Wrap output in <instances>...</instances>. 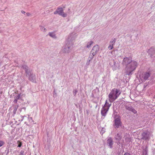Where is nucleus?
I'll return each mask as SVG.
<instances>
[{
  "instance_id": "nucleus-1",
  "label": "nucleus",
  "mask_w": 155,
  "mask_h": 155,
  "mask_svg": "<svg viewBox=\"0 0 155 155\" xmlns=\"http://www.w3.org/2000/svg\"><path fill=\"white\" fill-rule=\"evenodd\" d=\"M122 64L126 66V74L128 75L132 74V72L136 69L137 65V62L135 61H132V58L130 57L124 58Z\"/></svg>"
},
{
  "instance_id": "nucleus-2",
  "label": "nucleus",
  "mask_w": 155,
  "mask_h": 155,
  "mask_svg": "<svg viewBox=\"0 0 155 155\" xmlns=\"http://www.w3.org/2000/svg\"><path fill=\"white\" fill-rule=\"evenodd\" d=\"M76 37V36L73 33L69 35L67 40L66 44L62 49V51L63 53H66L70 52L71 48L73 45V41Z\"/></svg>"
},
{
  "instance_id": "nucleus-3",
  "label": "nucleus",
  "mask_w": 155,
  "mask_h": 155,
  "mask_svg": "<svg viewBox=\"0 0 155 155\" xmlns=\"http://www.w3.org/2000/svg\"><path fill=\"white\" fill-rule=\"evenodd\" d=\"M121 93L119 89L114 88L111 91L108 95L109 101L110 103L116 100Z\"/></svg>"
},
{
  "instance_id": "nucleus-4",
  "label": "nucleus",
  "mask_w": 155,
  "mask_h": 155,
  "mask_svg": "<svg viewBox=\"0 0 155 155\" xmlns=\"http://www.w3.org/2000/svg\"><path fill=\"white\" fill-rule=\"evenodd\" d=\"M54 13L55 15L58 14L64 17H66L67 16V14L64 13L63 8H58Z\"/></svg>"
},
{
  "instance_id": "nucleus-5",
  "label": "nucleus",
  "mask_w": 155,
  "mask_h": 155,
  "mask_svg": "<svg viewBox=\"0 0 155 155\" xmlns=\"http://www.w3.org/2000/svg\"><path fill=\"white\" fill-rule=\"evenodd\" d=\"M150 134L148 132H144L141 134V138L144 140H148L150 139Z\"/></svg>"
},
{
  "instance_id": "nucleus-6",
  "label": "nucleus",
  "mask_w": 155,
  "mask_h": 155,
  "mask_svg": "<svg viewBox=\"0 0 155 155\" xmlns=\"http://www.w3.org/2000/svg\"><path fill=\"white\" fill-rule=\"evenodd\" d=\"M22 67L25 70L26 76L27 77H28L33 73L31 69L26 65L24 64L23 65Z\"/></svg>"
},
{
  "instance_id": "nucleus-7",
  "label": "nucleus",
  "mask_w": 155,
  "mask_h": 155,
  "mask_svg": "<svg viewBox=\"0 0 155 155\" xmlns=\"http://www.w3.org/2000/svg\"><path fill=\"white\" fill-rule=\"evenodd\" d=\"M150 75V74L149 73L146 72L143 74L141 76H140V79L142 81H144L147 80L149 77Z\"/></svg>"
},
{
  "instance_id": "nucleus-8",
  "label": "nucleus",
  "mask_w": 155,
  "mask_h": 155,
  "mask_svg": "<svg viewBox=\"0 0 155 155\" xmlns=\"http://www.w3.org/2000/svg\"><path fill=\"white\" fill-rule=\"evenodd\" d=\"M99 50V47L98 45H96L94 46L92 48L91 52V53L94 54H97V52Z\"/></svg>"
},
{
  "instance_id": "nucleus-9",
  "label": "nucleus",
  "mask_w": 155,
  "mask_h": 155,
  "mask_svg": "<svg viewBox=\"0 0 155 155\" xmlns=\"http://www.w3.org/2000/svg\"><path fill=\"white\" fill-rule=\"evenodd\" d=\"M115 126V128H118L121 125V122L119 118H117L114 120Z\"/></svg>"
},
{
  "instance_id": "nucleus-10",
  "label": "nucleus",
  "mask_w": 155,
  "mask_h": 155,
  "mask_svg": "<svg viewBox=\"0 0 155 155\" xmlns=\"http://www.w3.org/2000/svg\"><path fill=\"white\" fill-rule=\"evenodd\" d=\"M107 142L109 147L111 148L112 147V146L114 144L113 140L111 138H109L107 140Z\"/></svg>"
},
{
  "instance_id": "nucleus-11",
  "label": "nucleus",
  "mask_w": 155,
  "mask_h": 155,
  "mask_svg": "<svg viewBox=\"0 0 155 155\" xmlns=\"http://www.w3.org/2000/svg\"><path fill=\"white\" fill-rule=\"evenodd\" d=\"M108 110L107 109L104 108V107H102L101 111V114L102 116L104 117L106 116Z\"/></svg>"
},
{
  "instance_id": "nucleus-12",
  "label": "nucleus",
  "mask_w": 155,
  "mask_h": 155,
  "mask_svg": "<svg viewBox=\"0 0 155 155\" xmlns=\"http://www.w3.org/2000/svg\"><path fill=\"white\" fill-rule=\"evenodd\" d=\"M29 80L32 82H36V77L33 73L28 77Z\"/></svg>"
},
{
  "instance_id": "nucleus-13",
  "label": "nucleus",
  "mask_w": 155,
  "mask_h": 155,
  "mask_svg": "<svg viewBox=\"0 0 155 155\" xmlns=\"http://www.w3.org/2000/svg\"><path fill=\"white\" fill-rule=\"evenodd\" d=\"M111 105V104H109L107 102V100H106L104 105L103 106V107H104L107 109H109V108Z\"/></svg>"
},
{
  "instance_id": "nucleus-14",
  "label": "nucleus",
  "mask_w": 155,
  "mask_h": 155,
  "mask_svg": "<svg viewBox=\"0 0 155 155\" xmlns=\"http://www.w3.org/2000/svg\"><path fill=\"white\" fill-rule=\"evenodd\" d=\"M115 138L117 142H119L121 139V137L119 134L118 133L115 137Z\"/></svg>"
},
{
  "instance_id": "nucleus-15",
  "label": "nucleus",
  "mask_w": 155,
  "mask_h": 155,
  "mask_svg": "<svg viewBox=\"0 0 155 155\" xmlns=\"http://www.w3.org/2000/svg\"><path fill=\"white\" fill-rule=\"evenodd\" d=\"M116 39L115 38H112L110 42V44L111 45H113L116 42Z\"/></svg>"
},
{
  "instance_id": "nucleus-16",
  "label": "nucleus",
  "mask_w": 155,
  "mask_h": 155,
  "mask_svg": "<svg viewBox=\"0 0 155 155\" xmlns=\"http://www.w3.org/2000/svg\"><path fill=\"white\" fill-rule=\"evenodd\" d=\"M48 35L51 37L54 38H56V35L53 32H49L48 34Z\"/></svg>"
},
{
  "instance_id": "nucleus-17",
  "label": "nucleus",
  "mask_w": 155,
  "mask_h": 155,
  "mask_svg": "<svg viewBox=\"0 0 155 155\" xmlns=\"http://www.w3.org/2000/svg\"><path fill=\"white\" fill-rule=\"evenodd\" d=\"M20 97V94H18L15 97V99L14 101L15 103H17L18 100L19 99Z\"/></svg>"
},
{
  "instance_id": "nucleus-18",
  "label": "nucleus",
  "mask_w": 155,
  "mask_h": 155,
  "mask_svg": "<svg viewBox=\"0 0 155 155\" xmlns=\"http://www.w3.org/2000/svg\"><path fill=\"white\" fill-rule=\"evenodd\" d=\"M95 55H96V54H94L93 53H91V52H90L88 59L91 60L93 59V58L94 57V56Z\"/></svg>"
},
{
  "instance_id": "nucleus-19",
  "label": "nucleus",
  "mask_w": 155,
  "mask_h": 155,
  "mask_svg": "<svg viewBox=\"0 0 155 155\" xmlns=\"http://www.w3.org/2000/svg\"><path fill=\"white\" fill-rule=\"evenodd\" d=\"M93 41H92L88 42L87 45V47L88 48H90L91 45L93 44Z\"/></svg>"
},
{
  "instance_id": "nucleus-20",
  "label": "nucleus",
  "mask_w": 155,
  "mask_h": 155,
  "mask_svg": "<svg viewBox=\"0 0 155 155\" xmlns=\"http://www.w3.org/2000/svg\"><path fill=\"white\" fill-rule=\"evenodd\" d=\"M18 105H17V106H16L15 107H14V109L13 110V113L14 114H16V112L18 108Z\"/></svg>"
},
{
  "instance_id": "nucleus-21",
  "label": "nucleus",
  "mask_w": 155,
  "mask_h": 155,
  "mask_svg": "<svg viewBox=\"0 0 155 155\" xmlns=\"http://www.w3.org/2000/svg\"><path fill=\"white\" fill-rule=\"evenodd\" d=\"M147 148L146 147L143 152V155H147Z\"/></svg>"
},
{
  "instance_id": "nucleus-22",
  "label": "nucleus",
  "mask_w": 155,
  "mask_h": 155,
  "mask_svg": "<svg viewBox=\"0 0 155 155\" xmlns=\"http://www.w3.org/2000/svg\"><path fill=\"white\" fill-rule=\"evenodd\" d=\"M40 30L42 31L43 32H45L46 31V29L44 27L42 26H40Z\"/></svg>"
},
{
  "instance_id": "nucleus-23",
  "label": "nucleus",
  "mask_w": 155,
  "mask_h": 155,
  "mask_svg": "<svg viewBox=\"0 0 155 155\" xmlns=\"http://www.w3.org/2000/svg\"><path fill=\"white\" fill-rule=\"evenodd\" d=\"M130 111L133 112L134 114H136L137 113V111L134 108H132Z\"/></svg>"
},
{
  "instance_id": "nucleus-24",
  "label": "nucleus",
  "mask_w": 155,
  "mask_h": 155,
  "mask_svg": "<svg viewBox=\"0 0 155 155\" xmlns=\"http://www.w3.org/2000/svg\"><path fill=\"white\" fill-rule=\"evenodd\" d=\"M100 129H101V133L103 134L105 132V129L103 127L100 128Z\"/></svg>"
},
{
  "instance_id": "nucleus-25",
  "label": "nucleus",
  "mask_w": 155,
  "mask_h": 155,
  "mask_svg": "<svg viewBox=\"0 0 155 155\" xmlns=\"http://www.w3.org/2000/svg\"><path fill=\"white\" fill-rule=\"evenodd\" d=\"M113 63H114V65L116 67L115 68V69H116L118 67V66H117V64L116 63V62L114 60H113Z\"/></svg>"
},
{
  "instance_id": "nucleus-26",
  "label": "nucleus",
  "mask_w": 155,
  "mask_h": 155,
  "mask_svg": "<svg viewBox=\"0 0 155 155\" xmlns=\"http://www.w3.org/2000/svg\"><path fill=\"white\" fill-rule=\"evenodd\" d=\"M132 107L131 106H130V107L127 106H126V109L127 110H128L129 111H130Z\"/></svg>"
},
{
  "instance_id": "nucleus-27",
  "label": "nucleus",
  "mask_w": 155,
  "mask_h": 155,
  "mask_svg": "<svg viewBox=\"0 0 155 155\" xmlns=\"http://www.w3.org/2000/svg\"><path fill=\"white\" fill-rule=\"evenodd\" d=\"M91 60H90V59H88L87 61V63H86V65L87 66H88V65H89V64H90V62H91Z\"/></svg>"
},
{
  "instance_id": "nucleus-28",
  "label": "nucleus",
  "mask_w": 155,
  "mask_h": 155,
  "mask_svg": "<svg viewBox=\"0 0 155 155\" xmlns=\"http://www.w3.org/2000/svg\"><path fill=\"white\" fill-rule=\"evenodd\" d=\"M5 143L2 141H0V147L2 146Z\"/></svg>"
},
{
  "instance_id": "nucleus-29",
  "label": "nucleus",
  "mask_w": 155,
  "mask_h": 155,
  "mask_svg": "<svg viewBox=\"0 0 155 155\" xmlns=\"http://www.w3.org/2000/svg\"><path fill=\"white\" fill-rule=\"evenodd\" d=\"M113 48V45H111L110 44L108 46V48L110 50L112 49Z\"/></svg>"
},
{
  "instance_id": "nucleus-30",
  "label": "nucleus",
  "mask_w": 155,
  "mask_h": 155,
  "mask_svg": "<svg viewBox=\"0 0 155 155\" xmlns=\"http://www.w3.org/2000/svg\"><path fill=\"white\" fill-rule=\"evenodd\" d=\"M77 93V91L76 90H74L73 91V93L74 96Z\"/></svg>"
},
{
  "instance_id": "nucleus-31",
  "label": "nucleus",
  "mask_w": 155,
  "mask_h": 155,
  "mask_svg": "<svg viewBox=\"0 0 155 155\" xmlns=\"http://www.w3.org/2000/svg\"><path fill=\"white\" fill-rule=\"evenodd\" d=\"M153 50V48H151L149 50V51H148V52H149V53L150 54V52L152 51Z\"/></svg>"
},
{
  "instance_id": "nucleus-32",
  "label": "nucleus",
  "mask_w": 155,
  "mask_h": 155,
  "mask_svg": "<svg viewBox=\"0 0 155 155\" xmlns=\"http://www.w3.org/2000/svg\"><path fill=\"white\" fill-rule=\"evenodd\" d=\"M124 155H131L130 154V153H126L124 154Z\"/></svg>"
},
{
  "instance_id": "nucleus-33",
  "label": "nucleus",
  "mask_w": 155,
  "mask_h": 155,
  "mask_svg": "<svg viewBox=\"0 0 155 155\" xmlns=\"http://www.w3.org/2000/svg\"><path fill=\"white\" fill-rule=\"evenodd\" d=\"M21 143H20L18 145V147H21Z\"/></svg>"
},
{
  "instance_id": "nucleus-34",
  "label": "nucleus",
  "mask_w": 155,
  "mask_h": 155,
  "mask_svg": "<svg viewBox=\"0 0 155 155\" xmlns=\"http://www.w3.org/2000/svg\"><path fill=\"white\" fill-rule=\"evenodd\" d=\"M26 14L28 16H29L31 15V14L29 13H26Z\"/></svg>"
},
{
  "instance_id": "nucleus-35",
  "label": "nucleus",
  "mask_w": 155,
  "mask_h": 155,
  "mask_svg": "<svg viewBox=\"0 0 155 155\" xmlns=\"http://www.w3.org/2000/svg\"><path fill=\"white\" fill-rule=\"evenodd\" d=\"M21 12L22 14H24L25 13V12L24 11H22Z\"/></svg>"
},
{
  "instance_id": "nucleus-36",
  "label": "nucleus",
  "mask_w": 155,
  "mask_h": 155,
  "mask_svg": "<svg viewBox=\"0 0 155 155\" xmlns=\"http://www.w3.org/2000/svg\"><path fill=\"white\" fill-rule=\"evenodd\" d=\"M21 118H22V120H21L22 121L23 120V118H24V117L23 116H21Z\"/></svg>"
},
{
  "instance_id": "nucleus-37",
  "label": "nucleus",
  "mask_w": 155,
  "mask_h": 155,
  "mask_svg": "<svg viewBox=\"0 0 155 155\" xmlns=\"http://www.w3.org/2000/svg\"><path fill=\"white\" fill-rule=\"evenodd\" d=\"M21 109H20H20H19V110H20V112H21Z\"/></svg>"
}]
</instances>
